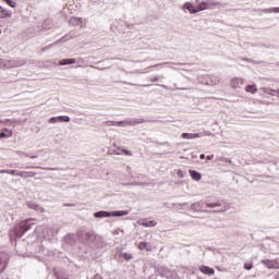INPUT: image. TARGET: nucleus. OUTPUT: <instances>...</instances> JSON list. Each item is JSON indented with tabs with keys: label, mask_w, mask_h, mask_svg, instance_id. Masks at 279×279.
<instances>
[{
	"label": "nucleus",
	"mask_w": 279,
	"mask_h": 279,
	"mask_svg": "<svg viewBox=\"0 0 279 279\" xmlns=\"http://www.w3.org/2000/svg\"><path fill=\"white\" fill-rule=\"evenodd\" d=\"M158 223L154 220H150V221H146V222H142V226L144 228H154L155 226H157Z\"/></svg>",
	"instance_id": "obj_15"
},
{
	"label": "nucleus",
	"mask_w": 279,
	"mask_h": 279,
	"mask_svg": "<svg viewBox=\"0 0 279 279\" xmlns=\"http://www.w3.org/2000/svg\"><path fill=\"white\" fill-rule=\"evenodd\" d=\"M12 136V130L3 129L0 130V138H10Z\"/></svg>",
	"instance_id": "obj_9"
},
{
	"label": "nucleus",
	"mask_w": 279,
	"mask_h": 279,
	"mask_svg": "<svg viewBox=\"0 0 279 279\" xmlns=\"http://www.w3.org/2000/svg\"><path fill=\"white\" fill-rule=\"evenodd\" d=\"M199 158H201V160H204V159L206 158V155L202 154V155L199 156Z\"/></svg>",
	"instance_id": "obj_30"
},
{
	"label": "nucleus",
	"mask_w": 279,
	"mask_h": 279,
	"mask_svg": "<svg viewBox=\"0 0 279 279\" xmlns=\"http://www.w3.org/2000/svg\"><path fill=\"white\" fill-rule=\"evenodd\" d=\"M124 260H132V254L124 253L123 255Z\"/></svg>",
	"instance_id": "obj_24"
},
{
	"label": "nucleus",
	"mask_w": 279,
	"mask_h": 279,
	"mask_svg": "<svg viewBox=\"0 0 279 279\" xmlns=\"http://www.w3.org/2000/svg\"><path fill=\"white\" fill-rule=\"evenodd\" d=\"M3 269H5V264H3V260L0 257V274H3Z\"/></svg>",
	"instance_id": "obj_25"
},
{
	"label": "nucleus",
	"mask_w": 279,
	"mask_h": 279,
	"mask_svg": "<svg viewBox=\"0 0 279 279\" xmlns=\"http://www.w3.org/2000/svg\"><path fill=\"white\" fill-rule=\"evenodd\" d=\"M192 180H195L196 182H199V180H202V173L195 171V170H190L189 171Z\"/></svg>",
	"instance_id": "obj_8"
},
{
	"label": "nucleus",
	"mask_w": 279,
	"mask_h": 279,
	"mask_svg": "<svg viewBox=\"0 0 279 279\" xmlns=\"http://www.w3.org/2000/svg\"><path fill=\"white\" fill-rule=\"evenodd\" d=\"M96 217H110V214L108 211H99L96 214Z\"/></svg>",
	"instance_id": "obj_22"
},
{
	"label": "nucleus",
	"mask_w": 279,
	"mask_h": 279,
	"mask_svg": "<svg viewBox=\"0 0 279 279\" xmlns=\"http://www.w3.org/2000/svg\"><path fill=\"white\" fill-rule=\"evenodd\" d=\"M254 267V264L251 262V263H245L244 264V269L248 270L252 269Z\"/></svg>",
	"instance_id": "obj_23"
},
{
	"label": "nucleus",
	"mask_w": 279,
	"mask_h": 279,
	"mask_svg": "<svg viewBox=\"0 0 279 279\" xmlns=\"http://www.w3.org/2000/svg\"><path fill=\"white\" fill-rule=\"evenodd\" d=\"M243 84H245V80H243L241 77H233L230 81L231 88H233L235 90H236V88H241L243 86Z\"/></svg>",
	"instance_id": "obj_2"
},
{
	"label": "nucleus",
	"mask_w": 279,
	"mask_h": 279,
	"mask_svg": "<svg viewBox=\"0 0 279 279\" xmlns=\"http://www.w3.org/2000/svg\"><path fill=\"white\" fill-rule=\"evenodd\" d=\"M32 221H34V219L28 218L16 225L9 233L10 240L16 241V239H21L25 232L32 230V226H34V222Z\"/></svg>",
	"instance_id": "obj_1"
},
{
	"label": "nucleus",
	"mask_w": 279,
	"mask_h": 279,
	"mask_svg": "<svg viewBox=\"0 0 279 279\" xmlns=\"http://www.w3.org/2000/svg\"><path fill=\"white\" fill-rule=\"evenodd\" d=\"M213 158H215V155H208L207 156V160H213Z\"/></svg>",
	"instance_id": "obj_29"
},
{
	"label": "nucleus",
	"mask_w": 279,
	"mask_h": 279,
	"mask_svg": "<svg viewBox=\"0 0 279 279\" xmlns=\"http://www.w3.org/2000/svg\"><path fill=\"white\" fill-rule=\"evenodd\" d=\"M213 5H215V3L202 2L196 7L198 8V12H203V10H210V8H213Z\"/></svg>",
	"instance_id": "obj_6"
},
{
	"label": "nucleus",
	"mask_w": 279,
	"mask_h": 279,
	"mask_svg": "<svg viewBox=\"0 0 279 279\" xmlns=\"http://www.w3.org/2000/svg\"><path fill=\"white\" fill-rule=\"evenodd\" d=\"M264 265H266L268 269H279V258L272 260L267 259L264 262Z\"/></svg>",
	"instance_id": "obj_3"
},
{
	"label": "nucleus",
	"mask_w": 279,
	"mask_h": 279,
	"mask_svg": "<svg viewBox=\"0 0 279 279\" xmlns=\"http://www.w3.org/2000/svg\"><path fill=\"white\" fill-rule=\"evenodd\" d=\"M117 154V156H121V153H116Z\"/></svg>",
	"instance_id": "obj_33"
},
{
	"label": "nucleus",
	"mask_w": 279,
	"mask_h": 279,
	"mask_svg": "<svg viewBox=\"0 0 279 279\" xmlns=\"http://www.w3.org/2000/svg\"><path fill=\"white\" fill-rule=\"evenodd\" d=\"M206 206L207 208H218L219 206H221V202L207 203Z\"/></svg>",
	"instance_id": "obj_17"
},
{
	"label": "nucleus",
	"mask_w": 279,
	"mask_h": 279,
	"mask_svg": "<svg viewBox=\"0 0 279 279\" xmlns=\"http://www.w3.org/2000/svg\"><path fill=\"white\" fill-rule=\"evenodd\" d=\"M7 173L9 175H16V173H19V171H16V170H7Z\"/></svg>",
	"instance_id": "obj_27"
},
{
	"label": "nucleus",
	"mask_w": 279,
	"mask_h": 279,
	"mask_svg": "<svg viewBox=\"0 0 279 279\" xmlns=\"http://www.w3.org/2000/svg\"><path fill=\"white\" fill-rule=\"evenodd\" d=\"M59 121H58V117H54V118H51L50 120H49V123H58Z\"/></svg>",
	"instance_id": "obj_28"
},
{
	"label": "nucleus",
	"mask_w": 279,
	"mask_h": 279,
	"mask_svg": "<svg viewBox=\"0 0 279 279\" xmlns=\"http://www.w3.org/2000/svg\"><path fill=\"white\" fill-rule=\"evenodd\" d=\"M0 34H1V28H0Z\"/></svg>",
	"instance_id": "obj_34"
},
{
	"label": "nucleus",
	"mask_w": 279,
	"mask_h": 279,
	"mask_svg": "<svg viewBox=\"0 0 279 279\" xmlns=\"http://www.w3.org/2000/svg\"><path fill=\"white\" fill-rule=\"evenodd\" d=\"M183 9L189 10L190 14H197V12H199L197 5H193L191 2H186Z\"/></svg>",
	"instance_id": "obj_5"
},
{
	"label": "nucleus",
	"mask_w": 279,
	"mask_h": 279,
	"mask_svg": "<svg viewBox=\"0 0 279 279\" xmlns=\"http://www.w3.org/2000/svg\"><path fill=\"white\" fill-rule=\"evenodd\" d=\"M263 12L265 14H279V7L278 8L264 9Z\"/></svg>",
	"instance_id": "obj_14"
},
{
	"label": "nucleus",
	"mask_w": 279,
	"mask_h": 279,
	"mask_svg": "<svg viewBox=\"0 0 279 279\" xmlns=\"http://www.w3.org/2000/svg\"><path fill=\"white\" fill-rule=\"evenodd\" d=\"M181 138H186V140L199 138V134L198 133H182Z\"/></svg>",
	"instance_id": "obj_10"
},
{
	"label": "nucleus",
	"mask_w": 279,
	"mask_h": 279,
	"mask_svg": "<svg viewBox=\"0 0 279 279\" xmlns=\"http://www.w3.org/2000/svg\"><path fill=\"white\" fill-rule=\"evenodd\" d=\"M58 121L60 123H69L71 121V118H69V116H59Z\"/></svg>",
	"instance_id": "obj_16"
},
{
	"label": "nucleus",
	"mask_w": 279,
	"mask_h": 279,
	"mask_svg": "<svg viewBox=\"0 0 279 279\" xmlns=\"http://www.w3.org/2000/svg\"><path fill=\"white\" fill-rule=\"evenodd\" d=\"M10 8H16V3L13 0H3Z\"/></svg>",
	"instance_id": "obj_21"
},
{
	"label": "nucleus",
	"mask_w": 279,
	"mask_h": 279,
	"mask_svg": "<svg viewBox=\"0 0 279 279\" xmlns=\"http://www.w3.org/2000/svg\"><path fill=\"white\" fill-rule=\"evenodd\" d=\"M121 153L124 154L125 156H132V151L128 149H121Z\"/></svg>",
	"instance_id": "obj_26"
},
{
	"label": "nucleus",
	"mask_w": 279,
	"mask_h": 279,
	"mask_svg": "<svg viewBox=\"0 0 279 279\" xmlns=\"http://www.w3.org/2000/svg\"><path fill=\"white\" fill-rule=\"evenodd\" d=\"M8 170H0V173H8Z\"/></svg>",
	"instance_id": "obj_31"
},
{
	"label": "nucleus",
	"mask_w": 279,
	"mask_h": 279,
	"mask_svg": "<svg viewBox=\"0 0 279 279\" xmlns=\"http://www.w3.org/2000/svg\"><path fill=\"white\" fill-rule=\"evenodd\" d=\"M75 62H77V60L75 59H63L61 61H59L60 66H64L66 64H75Z\"/></svg>",
	"instance_id": "obj_12"
},
{
	"label": "nucleus",
	"mask_w": 279,
	"mask_h": 279,
	"mask_svg": "<svg viewBox=\"0 0 279 279\" xmlns=\"http://www.w3.org/2000/svg\"><path fill=\"white\" fill-rule=\"evenodd\" d=\"M138 250H146L147 252H150V248H147V242H140Z\"/></svg>",
	"instance_id": "obj_18"
},
{
	"label": "nucleus",
	"mask_w": 279,
	"mask_h": 279,
	"mask_svg": "<svg viewBox=\"0 0 279 279\" xmlns=\"http://www.w3.org/2000/svg\"><path fill=\"white\" fill-rule=\"evenodd\" d=\"M245 90L246 93H251V95H256V93H258V87L256 85H247Z\"/></svg>",
	"instance_id": "obj_11"
},
{
	"label": "nucleus",
	"mask_w": 279,
	"mask_h": 279,
	"mask_svg": "<svg viewBox=\"0 0 279 279\" xmlns=\"http://www.w3.org/2000/svg\"><path fill=\"white\" fill-rule=\"evenodd\" d=\"M106 125H123L125 122L123 121H120V122H114V121H108V122H105Z\"/></svg>",
	"instance_id": "obj_19"
},
{
	"label": "nucleus",
	"mask_w": 279,
	"mask_h": 279,
	"mask_svg": "<svg viewBox=\"0 0 279 279\" xmlns=\"http://www.w3.org/2000/svg\"><path fill=\"white\" fill-rule=\"evenodd\" d=\"M47 49H49V48H48V47H46V48H43V49H41V51H47Z\"/></svg>",
	"instance_id": "obj_32"
},
{
	"label": "nucleus",
	"mask_w": 279,
	"mask_h": 279,
	"mask_svg": "<svg viewBox=\"0 0 279 279\" xmlns=\"http://www.w3.org/2000/svg\"><path fill=\"white\" fill-rule=\"evenodd\" d=\"M16 175H19L20 178H34V175H36V173L21 171V172H17Z\"/></svg>",
	"instance_id": "obj_13"
},
{
	"label": "nucleus",
	"mask_w": 279,
	"mask_h": 279,
	"mask_svg": "<svg viewBox=\"0 0 279 279\" xmlns=\"http://www.w3.org/2000/svg\"><path fill=\"white\" fill-rule=\"evenodd\" d=\"M12 12L8 11V9H3V7H0V19H11Z\"/></svg>",
	"instance_id": "obj_7"
},
{
	"label": "nucleus",
	"mask_w": 279,
	"mask_h": 279,
	"mask_svg": "<svg viewBox=\"0 0 279 279\" xmlns=\"http://www.w3.org/2000/svg\"><path fill=\"white\" fill-rule=\"evenodd\" d=\"M123 215H128V211L125 210L114 211L113 217H123Z\"/></svg>",
	"instance_id": "obj_20"
},
{
	"label": "nucleus",
	"mask_w": 279,
	"mask_h": 279,
	"mask_svg": "<svg viewBox=\"0 0 279 279\" xmlns=\"http://www.w3.org/2000/svg\"><path fill=\"white\" fill-rule=\"evenodd\" d=\"M199 269V272L201 274H204L205 276H215V269L214 268H210L208 266H199L198 267Z\"/></svg>",
	"instance_id": "obj_4"
}]
</instances>
